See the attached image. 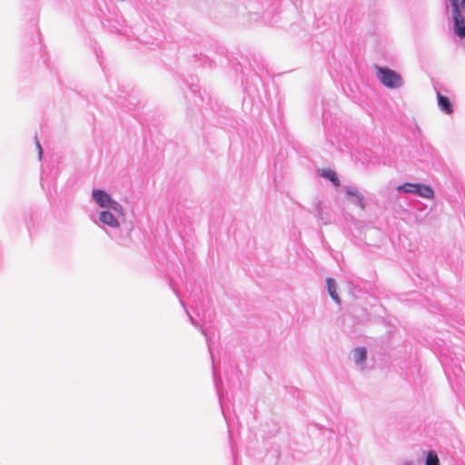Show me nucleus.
Listing matches in <instances>:
<instances>
[{
    "label": "nucleus",
    "mask_w": 465,
    "mask_h": 465,
    "mask_svg": "<svg viewBox=\"0 0 465 465\" xmlns=\"http://www.w3.org/2000/svg\"><path fill=\"white\" fill-rule=\"evenodd\" d=\"M396 190L399 193H413L426 199H432L434 197L432 188L423 183H405L399 185Z\"/></svg>",
    "instance_id": "5"
},
{
    "label": "nucleus",
    "mask_w": 465,
    "mask_h": 465,
    "mask_svg": "<svg viewBox=\"0 0 465 465\" xmlns=\"http://www.w3.org/2000/svg\"><path fill=\"white\" fill-rule=\"evenodd\" d=\"M36 147H37V150H38V157H39V160H42V157H43V148L39 143L38 140H36Z\"/></svg>",
    "instance_id": "14"
},
{
    "label": "nucleus",
    "mask_w": 465,
    "mask_h": 465,
    "mask_svg": "<svg viewBox=\"0 0 465 465\" xmlns=\"http://www.w3.org/2000/svg\"><path fill=\"white\" fill-rule=\"evenodd\" d=\"M437 101L440 109L446 114L453 113V106L449 97L441 94L440 92L437 93Z\"/></svg>",
    "instance_id": "8"
},
{
    "label": "nucleus",
    "mask_w": 465,
    "mask_h": 465,
    "mask_svg": "<svg viewBox=\"0 0 465 465\" xmlns=\"http://www.w3.org/2000/svg\"><path fill=\"white\" fill-rule=\"evenodd\" d=\"M425 465H440V460L434 450L428 451L425 459Z\"/></svg>",
    "instance_id": "12"
},
{
    "label": "nucleus",
    "mask_w": 465,
    "mask_h": 465,
    "mask_svg": "<svg viewBox=\"0 0 465 465\" xmlns=\"http://www.w3.org/2000/svg\"><path fill=\"white\" fill-rule=\"evenodd\" d=\"M352 358L355 365L361 370L366 369L367 350L365 347H357L352 351Z\"/></svg>",
    "instance_id": "7"
},
{
    "label": "nucleus",
    "mask_w": 465,
    "mask_h": 465,
    "mask_svg": "<svg viewBox=\"0 0 465 465\" xmlns=\"http://www.w3.org/2000/svg\"><path fill=\"white\" fill-rule=\"evenodd\" d=\"M191 89L193 93H196L197 91L196 87L193 84L191 85Z\"/></svg>",
    "instance_id": "15"
},
{
    "label": "nucleus",
    "mask_w": 465,
    "mask_h": 465,
    "mask_svg": "<svg viewBox=\"0 0 465 465\" xmlns=\"http://www.w3.org/2000/svg\"><path fill=\"white\" fill-rule=\"evenodd\" d=\"M377 70V78L387 88L398 89L401 88L404 82L401 75L396 71L389 68L375 65Z\"/></svg>",
    "instance_id": "2"
},
{
    "label": "nucleus",
    "mask_w": 465,
    "mask_h": 465,
    "mask_svg": "<svg viewBox=\"0 0 465 465\" xmlns=\"http://www.w3.org/2000/svg\"><path fill=\"white\" fill-rule=\"evenodd\" d=\"M326 283L329 295L336 303L339 304L341 302V300L336 291L337 285L335 280L332 278H327Z\"/></svg>",
    "instance_id": "10"
},
{
    "label": "nucleus",
    "mask_w": 465,
    "mask_h": 465,
    "mask_svg": "<svg viewBox=\"0 0 465 465\" xmlns=\"http://www.w3.org/2000/svg\"><path fill=\"white\" fill-rule=\"evenodd\" d=\"M346 199L351 203L361 210H365L366 208V202L364 195L359 191V189L356 186L349 185L343 187Z\"/></svg>",
    "instance_id": "6"
},
{
    "label": "nucleus",
    "mask_w": 465,
    "mask_h": 465,
    "mask_svg": "<svg viewBox=\"0 0 465 465\" xmlns=\"http://www.w3.org/2000/svg\"><path fill=\"white\" fill-rule=\"evenodd\" d=\"M92 198L100 208L112 209L114 213L122 214L123 206L114 200L104 190L93 189Z\"/></svg>",
    "instance_id": "3"
},
{
    "label": "nucleus",
    "mask_w": 465,
    "mask_h": 465,
    "mask_svg": "<svg viewBox=\"0 0 465 465\" xmlns=\"http://www.w3.org/2000/svg\"><path fill=\"white\" fill-rule=\"evenodd\" d=\"M44 183H45V176L43 174L42 177H41V184H42V186H44Z\"/></svg>",
    "instance_id": "16"
},
{
    "label": "nucleus",
    "mask_w": 465,
    "mask_h": 465,
    "mask_svg": "<svg viewBox=\"0 0 465 465\" xmlns=\"http://www.w3.org/2000/svg\"><path fill=\"white\" fill-rule=\"evenodd\" d=\"M181 304H182V306H183L184 309H186V308H185V304L183 303V301H181ZM185 311H186V313H187V315H188V317H189V320H190L191 323H192L193 326H195L196 328H199V330L201 331V332L203 333V335L205 337L206 343H207V346H208V349H209V351H210L211 357L213 358V354H212V345H211V338H210V334H209L208 331H207V330H205L203 326H201V325L199 324V322H196V321L192 317V315L188 312V311H187V310H185Z\"/></svg>",
    "instance_id": "9"
},
{
    "label": "nucleus",
    "mask_w": 465,
    "mask_h": 465,
    "mask_svg": "<svg viewBox=\"0 0 465 465\" xmlns=\"http://www.w3.org/2000/svg\"><path fill=\"white\" fill-rule=\"evenodd\" d=\"M320 175L325 179H328L334 186L340 185V180L337 173L331 169L321 170Z\"/></svg>",
    "instance_id": "11"
},
{
    "label": "nucleus",
    "mask_w": 465,
    "mask_h": 465,
    "mask_svg": "<svg viewBox=\"0 0 465 465\" xmlns=\"http://www.w3.org/2000/svg\"><path fill=\"white\" fill-rule=\"evenodd\" d=\"M124 218V211L123 210L122 214H118L114 213L112 209H104L100 212L99 213V221L104 224L109 226L112 229H120L122 231H125V235H123L122 233H114L111 235L113 239L117 241L121 244H125L126 241L130 237V233L133 231V225L132 224H124V228L122 225V221Z\"/></svg>",
    "instance_id": "1"
},
{
    "label": "nucleus",
    "mask_w": 465,
    "mask_h": 465,
    "mask_svg": "<svg viewBox=\"0 0 465 465\" xmlns=\"http://www.w3.org/2000/svg\"><path fill=\"white\" fill-rule=\"evenodd\" d=\"M213 378H214V384L216 386V390H217V393H218V398H219L220 403L222 404V393H221L220 387H219V381L217 380L215 373L213 374Z\"/></svg>",
    "instance_id": "13"
},
{
    "label": "nucleus",
    "mask_w": 465,
    "mask_h": 465,
    "mask_svg": "<svg viewBox=\"0 0 465 465\" xmlns=\"http://www.w3.org/2000/svg\"><path fill=\"white\" fill-rule=\"evenodd\" d=\"M452 6L454 31L460 38H465V17L460 8H465V0H450Z\"/></svg>",
    "instance_id": "4"
},
{
    "label": "nucleus",
    "mask_w": 465,
    "mask_h": 465,
    "mask_svg": "<svg viewBox=\"0 0 465 465\" xmlns=\"http://www.w3.org/2000/svg\"><path fill=\"white\" fill-rule=\"evenodd\" d=\"M405 465H412V462H411V461H407V462L405 463Z\"/></svg>",
    "instance_id": "17"
}]
</instances>
